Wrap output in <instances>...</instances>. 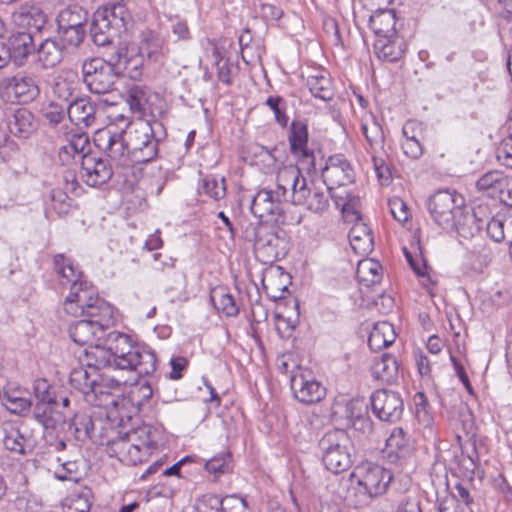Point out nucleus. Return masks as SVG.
I'll return each mask as SVG.
<instances>
[{"label": "nucleus", "mask_w": 512, "mask_h": 512, "mask_svg": "<svg viewBox=\"0 0 512 512\" xmlns=\"http://www.w3.org/2000/svg\"><path fill=\"white\" fill-rule=\"evenodd\" d=\"M105 344L113 355V369L135 371L139 376H148L155 372L156 354L146 346L134 342L129 335L118 331L109 332Z\"/></svg>", "instance_id": "1"}, {"label": "nucleus", "mask_w": 512, "mask_h": 512, "mask_svg": "<svg viewBox=\"0 0 512 512\" xmlns=\"http://www.w3.org/2000/svg\"><path fill=\"white\" fill-rule=\"evenodd\" d=\"M243 237L253 242L255 257L264 264H271L283 258L288 252V242L283 230L268 223H250Z\"/></svg>", "instance_id": "2"}, {"label": "nucleus", "mask_w": 512, "mask_h": 512, "mask_svg": "<svg viewBox=\"0 0 512 512\" xmlns=\"http://www.w3.org/2000/svg\"><path fill=\"white\" fill-rule=\"evenodd\" d=\"M63 305L67 314L84 317L105 330L114 323L113 307L97 295L91 284L78 294H68Z\"/></svg>", "instance_id": "3"}, {"label": "nucleus", "mask_w": 512, "mask_h": 512, "mask_svg": "<svg viewBox=\"0 0 512 512\" xmlns=\"http://www.w3.org/2000/svg\"><path fill=\"white\" fill-rule=\"evenodd\" d=\"M131 15L124 5L117 3L97 9L92 17L90 35L97 46H108L115 38L127 32Z\"/></svg>", "instance_id": "4"}, {"label": "nucleus", "mask_w": 512, "mask_h": 512, "mask_svg": "<svg viewBox=\"0 0 512 512\" xmlns=\"http://www.w3.org/2000/svg\"><path fill=\"white\" fill-rule=\"evenodd\" d=\"M158 128L163 129L162 123L158 121H154L153 124L143 120L127 123L131 163H148L156 158L159 139L155 134Z\"/></svg>", "instance_id": "5"}, {"label": "nucleus", "mask_w": 512, "mask_h": 512, "mask_svg": "<svg viewBox=\"0 0 512 512\" xmlns=\"http://www.w3.org/2000/svg\"><path fill=\"white\" fill-rule=\"evenodd\" d=\"M463 206V198L448 189L434 193L427 204L432 219L443 229H458L464 214Z\"/></svg>", "instance_id": "6"}, {"label": "nucleus", "mask_w": 512, "mask_h": 512, "mask_svg": "<svg viewBox=\"0 0 512 512\" xmlns=\"http://www.w3.org/2000/svg\"><path fill=\"white\" fill-rule=\"evenodd\" d=\"M82 74L89 91L99 95L113 91L118 78L112 56L108 61L100 57L85 60L82 64Z\"/></svg>", "instance_id": "7"}, {"label": "nucleus", "mask_w": 512, "mask_h": 512, "mask_svg": "<svg viewBox=\"0 0 512 512\" xmlns=\"http://www.w3.org/2000/svg\"><path fill=\"white\" fill-rule=\"evenodd\" d=\"M350 479L352 482H356L365 496L372 499L387 492L393 474L379 464L366 462L355 468Z\"/></svg>", "instance_id": "8"}, {"label": "nucleus", "mask_w": 512, "mask_h": 512, "mask_svg": "<svg viewBox=\"0 0 512 512\" xmlns=\"http://www.w3.org/2000/svg\"><path fill=\"white\" fill-rule=\"evenodd\" d=\"M94 143L117 165L129 166L131 164L127 126L120 129L117 125L111 124L99 129L95 133Z\"/></svg>", "instance_id": "9"}, {"label": "nucleus", "mask_w": 512, "mask_h": 512, "mask_svg": "<svg viewBox=\"0 0 512 512\" xmlns=\"http://www.w3.org/2000/svg\"><path fill=\"white\" fill-rule=\"evenodd\" d=\"M38 76L33 72L21 71L0 80V97L9 102L27 104L40 94Z\"/></svg>", "instance_id": "10"}, {"label": "nucleus", "mask_w": 512, "mask_h": 512, "mask_svg": "<svg viewBox=\"0 0 512 512\" xmlns=\"http://www.w3.org/2000/svg\"><path fill=\"white\" fill-rule=\"evenodd\" d=\"M293 396L303 404L321 401L326 395V388L317 381L308 369L297 367L290 376Z\"/></svg>", "instance_id": "11"}, {"label": "nucleus", "mask_w": 512, "mask_h": 512, "mask_svg": "<svg viewBox=\"0 0 512 512\" xmlns=\"http://www.w3.org/2000/svg\"><path fill=\"white\" fill-rule=\"evenodd\" d=\"M373 414L381 421L394 423L401 419L404 403L400 394L386 389H378L370 397Z\"/></svg>", "instance_id": "12"}, {"label": "nucleus", "mask_w": 512, "mask_h": 512, "mask_svg": "<svg viewBox=\"0 0 512 512\" xmlns=\"http://www.w3.org/2000/svg\"><path fill=\"white\" fill-rule=\"evenodd\" d=\"M283 201L285 200L275 190L264 188L253 197L250 209L255 217L284 223Z\"/></svg>", "instance_id": "13"}, {"label": "nucleus", "mask_w": 512, "mask_h": 512, "mask_svg": "<svg viewBox=\"0 0 512 512\" xmlns=\"http://www.w3.org/2000/svg\"><path fill=\"white\" fill-rule=\"evenodd\" d=\"M354 176V169L350 162L340 154L330 156L322 169V178L329 191L334 187L351 184Z\"/></svg>", "instance_id": "14"}, {"label": "nucleus", "mask_w": 512, "mask_h": 512, "mask_svg": "<svg viewBox=\"0 0 512 512\" xmlns=\"http://www.w3.org/2000/svg\"><path fill=\"white\" fill-rule=\"evenodd\" d=\"M53 268L59 278L60 285L70 287L69 294H78L90 285L89 282L83 279L82 271L65 254L60 253L53 257Z\"/></svg>", "instance_id": "15"}, {"label": "nucleus", "mask_w": 512, "mask_h": 512, "mask_svg": "<svg viewBox=\"0 0 512 512\" xmlns=\"http://www.w3.org/2000/svg\"><path fill=\"white\" fill-rule=\"evenodd\" d=\"M113 175L112 167L107 160L94 154L81 156V178L91 187L107 183Z\"/></svg>", "instance_id": "16"}, {"label": "nucleus", "mask_w": 512, "mask_h": 512, "mask_svg": "<svg viewBox=\"0 0 512 512\" xmlns=\"http://www.w3.org/2000/svg\"><path fill=\"white\" fill-rule=\"evenodd\" d=\"M97 372H89L82 365L73 368L70 372L69 382L72 388L82 393L88 401L104 394V387L98 382Z\"/></svg>", "instance_id": "17"}, {"label": "nucleus", "mask_w": 512, "mask_h": 512, "mask_svg": "<svg viewBox=\"0 0 512 512\" xmlns=\"http://www.w3.org/2000/svg\"><path fill=\"white\" fill-rule=\"evenodd\" d=\"M111 56L118 74L122 71L133 80L141 78L144 56L136 48L119 47Z\"/></svg>", "instance_id": "18"}, {"label": "nucleus", "mask_w": 512, "mask_h": 512, "mask_svg": "<svg viewBox=\"0 0 512 512\" xmlns=\"http://www.w3.org/2000/svg\"><path fill=\"white\" fill-rule=\"evenodd\" d=\"M291 153L298 156L302 160L314 167L313 151L307 147L308 144V127L307 124L300 120H293L290 126L288 136Z\"/></svg>", "instance_id": "19"}, {"label": "nucleus", "mask_w": 512, "mask_h": 512, "mask_svg": "<svg viewBox=\"0 0 512 512\" xmlns=\"http://www.w3.org/2000/svg\"><path fill=\"white\" fill-rule=\"evenodd\" d=\"M6 49L11 55V60L17 66H22L28 56L35 50L31 31H18L8 38Z\"/></svg>", "instance_id": "20"}, {"label": "nucleus", "mask_w": 512, "mask_h": 512, "mask_svg": "<svg viewBox=\"0 0 512 512\" xmlns=\"http://www.w3.org/2000/svg\"><path fill=\"white\" fill-rule=\"evenodd\" d=\"M106 330L87 319H81L70 325L71 339L81 346L92 345L107 336Z\"/></svg>", "instance_id": "21"}, {"label": "nucleus", "mask_w": 512, "mask_h": 512, "mask_svg": "<svg viewBox=\"0 0 512 512\" xmlns=\"http://www.w3.org/2000/svg\"><path fill=\"white\" fill-rule=\"evenodd\" d=\"M9 132L20 139H27L38 129L34 114L26 108H18L8 119Z\"/></svg>", "instance_id": "22"}, {"label": "nucleus", "mask_w": 512, "mask_h": 512, "mask_svg": "<svg viewBox=\"0 0 512 512\" xmlns=\"http://www.w3.org/2000/svg\"><path fill=\"white\" fill-rule=\"evenodd\" d=\"M34 419L46 430H55L59 425L65 423L67 413L59 409V402L36 403L33 409Z\"/></svg>", "instance_id": "23"}, {"label": "nucleus", "mask_w": 512, "mask_h": 512, "mask_svg": "<svg viewBox=\"0 0 512 512\" xmlns=\"http://www.w3.org/2000/svg\"><path fill=\"white\" fill-rule=\"evenodd\" d=\"M12 18L17 26L34 29L36 32H40L47 23L46 14L35 5L21 6L13 13Z\"/></svg>", "instance_id": "24"}, {"label": "nucleus", "mask_w": 512, "mask_h": 512, "mask_svg": "<svg viewBox=\"0 0 512 512\" xmlns=\"http://www.w3.org/2000/svg\"><path fill=\"white\" fill-rule=\"evenodd\" d=\"M67 115L76 126L90 127L96 121V105L85 98L76 99L67 106Z\"/></svg>", "instance_id": "25"}, {"label": "nucleus", "mask_w": 512, "mask_h": 512, "mask_svg": "<svg viewBox=\"0 0 512 512\" xmlns=\"http://www.w3.org/2000/svg\"><path fill=\"white\" fill-rule=\"evenodd\" d=\"M369 27L379 39H391L396 35V15L393 10H377L369 17Z\"/></svg>", "instance_id": "26"}, {"label": "nucleus", "mask_w": 512, "mask_h": 512, "mask_svg": "<svg viewBox=\"0 0 512 512\" xmlns=\"http://www.w3.org/2000/svg\"><path fill=\"white\" fill-rule=\"evenodd\" d=\"M321 455H327L338 450H354L353 442L348 433L343 429L327 431L318 443Z\"/></svg>", "instance_id": "27"}, {"label": "nucleus", "mask_w": 512, "mask_h": 512, "mask_svg": "<svg viewBox=\"0 0 512 512\" xmlns=\"http://www.w3.org/2000/svg\"><path fill=\"white\" fill-rule=\"evenodd\" d=\"M89 12L78 4H71L61 9L57 15V28L86 29Z\"/></svg>", "instance_id": "28"}, {"label": "nucleus", "mask_w": 512, "mask_h": 512, "mask_svg": "<svg viewBox=\"0 0 512 512\" xmlns=\"http://www.w3.org/2000/svg\"><path fill=\"white\" fill-rule=\"evenodd\" d=\"M508 186L507 176L499 170H491L483 174L476 182L480 192L491 198L499 197Z\"/></svg>", "instance_id": "29"}, {"label": "nucleus", "mask_w": 512, "mask_h": 512, "mask_svg": "<svg viewBox=\"0 0 512 512\" xmlns=\"http://www.w3.org/2000/svg\"><path fill=\"white\" fill-rule=\"evenodd\" d=\"M348 238L355 253L367 255L373 249L371 229L362 221L356 222L349 231Z\"/></svg>", "instance_id": "30"}, {"label": "nucleus", "mask_w": 512, "mask_h": 512, "mask_svg": "<svg viewBox=\"0 0 512 512\" xmlns=\"http://www.w3.org/2000/svg\"><path fill=\"white\" fill-rule=\"evenodd\" d=\"M396 334L394 327L387 321L376 323L368 337V346L372 351H379L394 343Z\"/></svg>", "instance_id": "31"}, {"label": "nucleus", "mask_w": 512, "mask_h": 512, "mask_svg": "<svg viewBox=\"0 0 512 512\" xmlns=\"http://www.w3.org/2000/svg\"><path fill=\"white\" fill-rule=\"evenodd\" d=\"M398 371L399 367L396 358L388 353H384L379 360H375L371 367L372 376L387 384L396 381Z\"/></svg>", "instance_id": "32"}, {"label": "nucleus", "mask_w": 512, "mask_h": 512, "mask_svg": "<svg viewBox=\"0 0 512 512\" xmlns=\"http://www.w3.org/2000/svg\"><path fill=\"white\" fill-rule=\"evenodd\" d=\"M64 45L56 39L47 38L37 49L38 60L45 68H53L63 59Z\"/></svg>", "instance_id": "33"}, {"label": "nucleus", "mask_w": 512, "mask_h": 512, "mask_svg": "<svg viewBox=\"0 0 512 512\" xmlns=\"http://www.w3.org/2000/svg\"><path fill=\"white\" fill-rule=\"evenodd\" d=\"M3 434V444L7 450L21 455L27 454L26 445L28 439L18 424L14 422L4 423Z\"/></svg>", "instance_id": "34"}, {"label": "nucleus", "mask_w": 512, "mask_h": 512, "mask_svg": "<svg viewBox=\"0 0 512 512\" xmlns=\"http://www.w3.org/2000/svg\"><path fill=\"white\" fill-rule=\"evenodd\" d=\"M137 50L150 61L157 62L164 55V40L153 31H145Z\"/></svg>", "instance_id": "35"}, {"label": "nucleus", "mask_w": 512, "mask_h": 512, "mask_svg": "<svg viewBox=\"0 0 512 512\" xmlns=\"http://www.w3.org/2000/svg\"><path fill=\"white\" fill-rule=\"evenodd\" d=\"M306 83L314 97L323 101H330L334 97L331 79L325 73L309 75Z\"/></svg>", "instance_id": "36"}, {"label": "nucleus", "mask_w": 512, "mask_h": 512, "mask_svg": "<svg viewBox=\"0 0 512 512\" xmlns=\"http://www.w3.org/2000/svg\"><path fill=\"white\" fill-rule=\"evenodd\" d=\"M356 276L365 286L378 284L382 279V266L373 259L361 260L357 265Z\"/></svg>", "instance_id": "37"}, {"label": "nucleus", "mask_w": 512, "mask_h": 512, "mask_svg": "<svg viewBox=\"0 0 512 512\" xmlns=\"http://www.w3.org/2000/svg\"><path fill=\"white\" fill-rule=\"evenodd\" d=\"M354 450H338L336 452L322 455V462L327 470L334 474L347 471L353 464Z\"/></svg>", "instance_id": "38"}, {"label": "nucleus", "mask_w": 512, "mask_h": 512, "mask_svg": "<svg viewBox=\"0 0 512 512\" xmlns=\"http://www.w3.org/2000/svg\"><path fill=\"white\" fill-rule=\"evenodd\" d=\"M361 129L370 148L374 152L383 149L385 141L384 132L374 116L365 119L361 124Z\"/></svg>", "instance_id": "39"}, {"label": "nucleus", "mask_w": 512, "mask_h": 512, "mask_svg": "<svg viewBox=\"0 0 512 512\" xmlns=\"http://www.w3.org/2000/svg\"><path fill=\"white\" fill-rule=\"evenodd\" d=\"M210 299L214 307L224 313L226 316H236L239 308L236 305L234 297L225 287H216L211 291Z\"/></svg>", "instance_id": "40"}, {"label": "nucleus", "mask_w": 512, "mask_h": 512, "mask_svg": "<svg viewBox=\"0 0 512 512\" xmlns=\"http://www.w3.org/2000/svg\"><path fill=\"white\" fill-rule=\"evenodd\" d=\"M2 403L6 409L16 415L24 416L32 408V400L21 395L20 390L6 391L2 395Z\"/></svg>", "instance_id": "41"}, {"label": "nucleus", "mask_w": 512, "mask_h": 512, "mask_svg": "<svg viewBox=\"0 0 512 512\" xmlns=\"http://www.w3.org/2000/svg\"><path fill=\"white\" fill-rule=\"evenodd\" d=\"M388 457L394 454L397 458H405L410 451L409 439L402 428H394L386 440Z\"/></svg>", "instance_id": "42"}, {"label": "nucleus", "mask_w": 512, "mask_h": 512, "mask_svg": "<svg viewBox=\"0 0 512 512\" xmlns=\"http://www.w3.org/2000/svg\"><path fill=\"white\" fill-rule=\"evenodd\" d=\"M69 433H71L77 441L84 442L94 436V422L89 415L75 414L72 422L69 424Z\"/></svg>", "instance_id": "43"}, {"label": "nucleus", "mask_w": 512, "mask_h": 512, "mask_svg": "<svg viewBox=\"0 0 512 512\" xmlns=\"http://www.w3.org/2000/svg\"><path fill=\"white\" fill-rule=\"evenodd\" d=\"M300 176V170L295 166H287L279 169L277 172V185L275 191L288 201V192L292 190L297 177Z\"/></svg>", "instance_id": "44"}, {"label": "nucleus", "mask_w": 512, "mask_h": 512, "mask_svg": "<svg viewBox=\"0 0 512 512\" xmlns=\"http://www.w3.org/2000/svg\"><path fill=\"white\" fill-rule=\"evenodd\" d=\"M201 187L204 193L214 200H220L226 195V181L224 177L218 178L213 175H207L202 179Z\"/></svg>", "instance_id": "45"}, {"label": "nucleus", "mask_w": 512, "mask_h": 512, "mask_svg": "<svg viewBox=\"0 0 512 512\" xmlns=\"http://www.w3.org/2000/svg\"><path fill=\"white\" fill-rule=\"evenodd\" d=\"M126 101L133 112L143 113L148 103V93L144 87L133 85L127 91Z\"/></svg>", "instance_id": "46"}, {"label": "nucleus", "mask_w": 512, "mask_h": 512, "mask_svg": "<svg viewBox=\"0 0 512 512\" xmlns=\"http://www.w3.org/2000/svg\"><path fill=\"white\" fill-rule=\"evenodd\" d=\"M105 338H106V336L101 341L94 343V346H93L92 356H94V358H96V360H94V371L95 372H97V370H99L101 368H113V366H112L113 355L106 348Z\"/></svg>", "instance_id": "47"}, {"label": "nucleus", "mask_w": 512, "mask_h": 512, "mask_svg": "<svg viewBox=\"0 0 512 512\" xmlns=\"http://www.w3.org/2000/svg\"><path fill=\"white\" fill-rule=\"evenodd\" d=\"M33 390L37 399L36 403L47 404L58 401L56 390L48 383L46 379L35 380Z\"/></svg>", "instance_id": "48"}, {"label": "nucleus", "mask_w": 512, "mask_h": 512, "mask_svg": "<svg viewBox=\"0 0 512 512\" xmlns=\"http://www.w3.org/2000/svg\"><path fill=\"white\" fill-rule=\"evenodd\" d=\"M302 205L315 213H323L329 206V200L323 191L314 187L310 190L309 195L306 196V201Z\"/></svg>", "instance_id": "49"}, {"label": "nucleus", "mask_w": 512, "mask_h": 512, "mask_svg": "<svg viewBox=\"0 0 512 512\" xmlns=\"http://www.w3.org/2000/svg\"><path fill=\"white\" fill-rule=\"evenodd\" d=\"M57 31L64 47L77 48L84 42L86 36V29L57 28Z\"/></svg>", "instance_id": "50"}, {"label": "nucleus", "mask_w": 512, "mask_h": 512, "mask_svg": "<svg viewBox=\"0 0 512 512\" xmlns=\"http://www.w3.org/2000/svg\"><path fill=\"white\" fill-rule=\"evenodd\" d=\"M130 436L125 433L124 435H120L115 439H111L108 441L107 445L110 451L115 453H123L127 451L132 456H136L138 452L141 450V446L138 444L129 443Z\"/></svg>", "instance_id": "51"}, {"label": "nucleus", "mask_w": 512, "mask_h": 512, "mask_svg": "<svg viewBox=\"0 0 512 512\" xmlns=\"http://www.w3.org/2000/svg\"><path fill=\"white\" fill-rule=\"evenodd\" d=\"M230 460L231 454L229 452H222L208 460L205 464V469L207 472L215 475L224 474L230 469Z\"/></svg>", "instance_id": "52"}, {"label": "nucleus", "mask_w": 512, "mask_h": 512, "mask_svg": "<svg viewBox=\"0 0 512 512\" xmlns=\"http://www.w3.org/2000/svg\"><path fill=\"white\" fill-rule=\"evenodd\" d=\"M265 103L273 111L276 122L285 128L288 124L285 100L280 96H270Z\"/></svg>", "instance_id": "53"}, {"label": "nucleus", "mask_w": 512, "mask_h": 512, "mask_svg": "<svg viewBox=\"0 0 512 512\" xmlns=\"http://www.w3.org/2000/svg\"><path fill=\"white\" fill-rule=\"evenodd\" d=\"M91 507L90 491L72 495L67 499L65 512H88Z\"/></svg>", "instance_id": "54"}, {"label": "nucleus", "mask_w": 512, "mask_h": 512, "mask_svg": "<svg viewBox=\"0 0 512 512\" xmlns=\"http://www.w3.org/2000/svg\"><path fill=\"white\" fill-rule=\"evenodd\" d=\"M51 206L59 215H66L70 209V197L61 189H53L50 192Z\"/></svg>", "instance_id": "55"}, {"label": "nucleus", "mask_w": 512, "mask_h": 512, "mask_svg": "<svg viewBox=\"0 0 512 512\" xmlns=\"http://www.w3.org/2000/svg\"><path fill=\"white\" fill-rule=\"evenodd\" d=\"M312 188L308 186L306 178L300 173L297 181L290 192V201L294 205H302L306 201V196L309 195Z\"/></svg>", "instance_id": "56"}, {"label": "nucleus", "mask_w": 512, "mask_h": 512, "mask_svg": "<svg viewBox=\"0 0 512 512\" xmlns=\"http://www.w3.org/2000/svg\"><path fill=\"white\" fill-rule=\"evenodd\" d=\"M74 90V81L68 80L63 76H57L54 79L53 92L59 99L68 101L72 97Z\"/></svg>", "instance_id": "57"}, {"label": "nucleus", "mask_w": 512, "mask_h": 512, "mask_svg": "<svg viewBox=\"0 0 512 512\" xmlns=\"http://www.w3.org/2000/svg\"><path fill=\"white\" fill-rule=\"evenodd\" d=\"M67 113V107L62 104L51 102L43 107V117L52 125L59 124Z\"/></svg>", "instance_id": "58"}, {"label": "nucleus", "mask_w": 512, "mask_h": 512, "mask_svg": "<svg viewBox=\"0 0 512 512\" xmlns=\"http://www.w3.org/2000/svg\"><path fill=\"white\" fill-rule=\"evenodd\" d=\"M390 212L393 215L394 219L400 223L406 222L409 217V209L407 204L403 199L399 197H394L389 200Z\"/></svg>", "instance_id": "59"}, {"label": "nucleus", "mask_w": 512, "mask_h": 512, "mask_svg": "<svg viewBox=\"0 0 512 512\" xmlns=\"http://www.w3.org/2000/svg\"><path fill=\"white\" fill-rule=\"evenodd\" d=\"M78 464L76 461H66L62 467L55 472V477L61 481H74L78 482Z\"/></svg>", "instance_id": "60"}, {"label": "nucleus", "mask_w": 512, "mask_h": 512, "mask_svg": "<svg viewBox=\"0 0 512 512\" xmlns=\"http://www.w3.org/2000/svg\"><path fill=\"white\" fill-rule=\"evenodd\" d=\"M222 512H250L247 502L244 498L237 495H227L224 497Z\"/></svg>", "instance_id": "61"}, {"label": "nucleus", "mask_w": 512, "mask_h": 512, "mask_svg": "<svg viewBox=\"0 0 512 512\" xmlns=\"http://www.w3.org/2000/svg\"><path fill=\"white\" fill-rule=\"evenodd\" d=\"M372 161L378 180L382 185H388L392 178L389 166L385 163L384 159L377 156H373Z\"/></svg>", "instance_id": "62"}, {"label": "nucleus", "mask_w": 512, "mask_h": 512, "mask_svg": "<svg viewBox=\"0 0 512 512\" xmlns=\"http://www.w3.org/2000/svg\"><path fill=\"white\" fill-rule=\"evenodd\" d=\"M497 158L502 161V163L512 168V135L510 134L508 137L504 138L501 142L499 148L497 149Z\"/></svg>", "instance_id": "63"}, {"label": "nucleus", "mask_w": 512, "mask_h": 512, "mask_svg": "<svg viewBox=\"0 0 512 512\" xmlns=\"http://www.w3.org/2000/svg\"><path fill=\"white\" fill-rule=\"evenodd\" d=\"M171 31L177 40L188 41L191 39L187 22L178 17L171 19Z\"/></svg>", "instance_id": "64"}]
</instances>
